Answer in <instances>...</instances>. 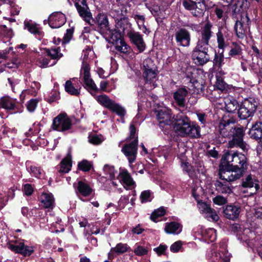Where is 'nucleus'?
<instances>
[{
	"mask_svg": "<svg viewBox=\"0 0 262 262\" xmlns=\"http://www.w3.org/2000/svg\"><path fill=\"white\" fill-rule=\"evenodd\" d=\"M235 122V120L233 118L223 119L219 125L220 134L225 138L232 137L228 142L229 147H238L243 151L247 150L248 145L243 141V128L236 127Z\"/></svg>",
	"mask_w": 262,
	"mask_h": 262,
	"instance_id": "f257e3e1",
	"label": "nucleus"
},
{
	"mask_svg": "<svg viewBox=\"0 0 262 262\" xmlns=\"http://www.w3.org/2000/svg\"><path fill=\"white\" fill-rule=\"evenodd\" d=\"M75 7L80 16L90 25L96 23L101 34H106L114 40V34L111 29L107 16L104 14H99L96 17V21L92 18V14L85 0H75Z\"/></svg>",
	"mask_w": 262,
	"mask_h": 262,
	"instance_id": "f03ea898",
	"label": "nucleus"
},
{
	"mask_svg": "<svg viewBox=\"0 0 262 262\" xmlns=\"http://www.w3.org/2000/svg\"><path fill=\"white\" fill-rule=\"evenodd\" d=\"M173 128L177 134L182 137L196 138L200 135V127L191 125L188 118L183 114H179L176 116Z\"/></svg>",
	"mask_w": 262,
	"mask_h": 262,
	"instance_id": "7ed1b4c3",
	"label": "nucleus"
},
{
	"mask_svg": "<svg viewBox=\"0 0 262 262\" xmlns=\"http://www.w3.org/2000/svg\"><path fill=\"white\" fill-rule=\"evenodd\" d=\"M134 6V3L132 1H116L110 10V14L116 21H118L117 24L119 26L120 21L126 20V16L131 13Z\"/></svg>",
	"mask_w": 262,
	"mask_h": 262,
	"instance_id": "20e7f679",
	"label": "nucleus"
},
{
	"mask_svg": "<svg viewBox=\"0 0 262 262\" xmlns=\"http://www.w3.org/2000/svg\"><path fill=\"white\" fill-rule=\"evenodd\" d=\"M222 164L232 167L247 169V158L244 154L237 151L229 150L226 152L222 158Z\"/></svg>",
	"mask_w": 262,
	"mask_h": 262,
	"instance_id": "39448f33",
	"label": "nucleus"
},
{
	"mask_svg": "<svg viewBox=\"0 0 262 262\" xmlns=\"http://www.w3.org/2000/svg\"><path fill=\"white\" fill-rule=\"evenodd\" d=\"M130 136L129 140H132L130 143L125 144L122 148L121 151L127 158L129 163H133L137 157L138 150V137L135 136L136 128L134 125L131 124L129 127Z\"/></svg>",
	"mask_w": 262,
	"mask_h": 262,
	"instance_id": "423d86ee",
	"label": "nucleus"
},
{
	"mask_svg": "<svg viewBox=\"0 0 262 262\" xmlns=\"http://www.w3.org/2000/svg\"><path fill=\"white\" fill-rule=\"evenodd\" d=\"M246 170L243 167H235L222 164L220 166L219 174L221 179L231 182L239 179Z\"/></svg>",
	"mask_w": 262,
	"mask_h": 262,
	"instance_id": "0eeeda50",
	"label": "nucleus"
},
{
	"mask_svg": "<svg viewBox=\"0 0 262 262\" xmlns=\"http://www.w3.org/2000/svg\"><path fill=\"white\" fill-rule=\"evenodd\" d=\"M257 103L252 98L245 99L239 106L238 116L241 119H248L253 116L256 111Z\"/></svg>",
	"mask_w": 262,
	"mask_h": 262,
	"instance_id": "6e6552de",
	"label": "nucleus"
},
{
	"mask_svg": "<svg viewBox=\"0 0 262 262\" xmlns=\"http://www.w3.org/2000/svg\"><path fill=\"white\" fill-rule=\"evenodd\" d=\"M208 46L197 43L192 52V59L198 66H203L210 60Z\"/></svg>",
	"mask_w": 262,
	"mask_h": 262,
	"instance_id": "1a4fd4ad",
	"label": "nucleus"
},
{
	"mask_svg": "<svg viewBox=\"0 0 262 262\" xmlns=\"http://www.w3.org/2000/svg\"><path fill=\"white\" fill-rule=\"evenodd\" d=\"M182 4L195 17L202 16L206 9L204 0H184Z\"/></svg>",
	"mask_w": 262,
	"mask_h": 262,
	"instance_id": "9d476101",
	"label": "nucleus"
},
{
	"mask_svg": "<svg viewBox=\"0 0 262 262\" xmlns=\"http://www.w3.org/2000/svg\"><path fill=\"white\" fill-rule=\"evenodd\" d=\"M250 20L247 14H242L241 18L237 20L234 26L236 36L239 39H244L249 31Z\"/></svg>",
	"mask_w": 262,
	"mask_h": 262,
	"instance_id": "9b49d317",
	"label": "nucleus"
},
{
	"mask_svg": "<svg viewBox=\"0 0 262 262\" xmlns=\"http://www.w3.org/2000/svg\"><path fill=\"white\" fill-rule=\"evenodd\" d=\"M72 126L71 119L66 113H61L54 118L52 127L58 132H64L70 130Z\"/></svg>",
	"mask_w": 262,
	"mask_h": 262,
	"instance_id": "f8f14e48",
	"label": "nucleus"
},
{
	"mask_svg": "<svg viewBox=\"0 0 262 262\" xmlns=\"http://www.w3.org/2000/svg\"><path fill=\"white\" fill-rule=\"evenodd\" d=\"M157 119L161 128L168 130L173 127L174 119L171 118L170 111L166 109H162L157 111Z\"/></svg>",
	"mask_w": 262,
	"mask_h": 262,
	"instance_id": "ddd939ff",
	"label": "nucleus"
},
{
	"mask_svg": "<svg viewBox=\"0 0 262 262\" xmlns=\"http://www.w3.org/2000/svg\"><path fill=\"white\" fill-rule=\"evenodd\" d=\"M174 36L178 45L182 47H188L190 45L191 36L187 29L184 28L179 29L176 32Z\"/></svg>",
	"mask_w": 262,
	"mask_h": 262,
	"instance_id": "4468645a",
	"label": "nucleus"
},
{
	"mask_svg": "<svg viewBox=\"0 0 262 262\" xmlns=\"http://www.w3.org/2000/svg\"><path fill=\"white\" fill-rule=\"evenodd\" d=\"M90 68L89 64L83 62L81 68V72H83V81L89 91L98 92V89L92 78H90Z\"/></svg>",
	"mask_w": 262,
	"mask_h": 262,
	"instance_id": "2eb2a0df",
	"label": "nucleus"
},
{
	"mask_svg": "<svg viewBox=\"0 0 262 262\" xmlns=\"http://www.w3.org/2000/svg\"><path fill=\"white\" fill-rule=\"evenodd\" d=\"M66 17L61 12L52 13L49 17V24L52 28H59L66 23Z\"/></svg>",
	"mask_w": 262,
	"mask_h": 262,
	"instance_id": "dca6fc26",
	"label": "nucleus"
},
{
	"mask_svg": "<svg viewBox=\"0 0 262 262\" xmlns=\"http://www.w3.org/2000/svg\"><path fill=\"white\" fill-rule=\"evenodd\" d=\"M242 186L244 188L251 189L249 192L250 195L255 194L259 189L258 181L251 174L248 175L243 180Z\"/></svg>",
	"mask_w": 262,
	"mask_h": 262,
	"instance_id": "f3484780",
	"label": "nucleus"
},
{
	"mask_svg": "<svg viewBox=\"0 0 262 262\" xmlns=\"http://www.w3.org/2000/svg\"><path fill=\"white\" fill-rule=\"evenodd\" d=\"M8 248L16 253H20L25 256L30 255L33 252L32 247L25 246L23 243H16L15 245L8 244Z\"/></svg>",
	"mask_w": 262,
	"mask_h": 262,
	"instance_id": "a211bd4d",
	"label": "nucleus"
},
{
	"mask_svg": "<svg viewBox=\"0 0 262 262\" xmlns=\"http://www.w3.org/2000/svg\"><path fill=\"white\" fill-rule=\"evenodd\" d=\"M212 25L209 21L205 24L201 31V39L198 40L197 43H200L205 46H209V41L212 35Z\"/></svg>",
	"mask_w": 262,
	"mask_h": 262,
	"instance_id": "6ab92c4d",
	"label": "nucleus"
},
{
	"mask_svg": "<svg viewBox=\"0 0 262 262\" xmlns=\"http://www.w3.org/2000/svg\"><path fill=\"white\" fill-rule=\"evenodd\" d=\"M145 72L143 74L144 78L147 81H151L156 78V73L155 67L151 59H146L143 62Z\"/></svg>",
	"mask_w": 262,
	"mask_h": 262,
	"instance_id": "aec40b11",
	"label": "nucleus"
},
{
	"mask_svg": "<svg viewBox=\"0 0 262 262\" xmlns=\"http://www.w3.org/2000/svg\"><path fill=\"white\" fill-rule=\"evenodd\" d=\"M241 207L238 206L228 205L224 209V216L229 220H234L238 217Z\"/></svg>",
	"mask_w": 262,
	"mask_h": 262,
	"instance_id": "412c9836",
	"label": "nucleus"
},
{
	"mask_svg": "<svg viewBox=\"0 0 262 262\" xmlns=\"http://www.w3.org/2000/svg\"><path fill=\"white\" fill-rule=\"evenodd\" d=\"M129 37L131 41L136 45L140 52H143L145 48V43L142 36L138 32H130Z\"/></svg>",
	"mask_w": 262,
	"mask_h": 262,
	"instance_id": "4be33fe9",
	"label": "nucleus"
},
{
	"mask_svg": "<svg viewBox=\"0 0 262 262\" xmlns=\"http://www.w3.org/2000/svg\"><path fill=\"white\" fill-rule=\"evenodd\" d=\"M202 212L204 214L205 216L208 220L217 221L219 219V217L216 214L215 210L212 209L207 204H203L202 205Z\"/></svg>",
	"mask_w": 262,
	"mask_h": 262,
	"instance_id": "5701e85b",
	"label": "nucleus"
},
{
	"mask_svg": "<svg viewBox=\"0 0 262 262\" xmlns=\"http://www.w3.org/2000/svg\"><path fill=\"white\" fill-rule=\"evenodd\" d=\"M187 94L188 91L185 88L179 89L173 94L174 99L179 106H184L185 97Z\"/></svg>",
	"mask_w": 262,
	"mask_h": 262,
	"instance_id": "b1692460",
	"label": "nucleus"
},
{
	"mask_svg": "<svg viewBox=\"0 0 262 262\" xmlns=\"http://www.w3.org/2000/svg\"><path fill=\"white\" fill-rule=\"evenodd\" d=\"M115 38L112 39L113 42L115 41L116 42V46L115 48L116 49L120 52L121 53H124V54H129L130 51V47L125 42L124 40L123 39H121L120 38H118L116 36H114Z\"/></svg>",
	"mask_w": 262,
	"mask_h": 262,
	"instance_id": "393cba45",
	"label": "nucleus"
},
{
	"mask_svg": "<svg viewBox=\"0 0 262 262\" xmlns=\"http://www.w3.org/2000/svg\"><path fill=\"white\" fill-rule=\"evenodd\" d=\"M221 182L220 181H216L215 183V186L216 190L222 193L230 194L232 193V186L229 183L230 182H227L225 180Z\"/></svg>",
	"mask_w": 262,
	"mask_h": 262,
	"instance_id": "a878e982",
	"label": "nucleus"
},
{
	"mask_svg": "<svg viewBox=\"0 0 262 262\" xmlns=\"http://www.w3.org/2000/svg\"><path fill=\"white\" fill-rule=\"evenodd\" d=\"M40 202L45 208L52 209L54 205V199L52 194L43 193L40 196Z\"/></svg>",
	"mask_w": 262,
	"mask_h": 262,
	"instance_id": "bb28decb",
	"label": "nucleus"
},
{
	"mask_svg": "<svg viewBox=\"0 0 262 262\" xmlns=\"http://www.w3.org/2000/svg\"><path fill=\"white\" fill-rule=\"evenodd\" d=\"M249 135L253 139L258 140L262 138V122L253 124L249 130Z\"/></svg>",
	"mask_w": 262,
	"mask_h": 262,
	"instance_id": "cd10ccee",
	"label": "nucleus"
},
{
	"mask_svg": "<svg viewBox=\"0 0 262 262\" xmlns=\"http://www.w3.org/2000/svg\"><path fill=\"white\" fill-rule=\"evenodd\" d=\"M182 231V226L174 222L167 223L165 227V231L168 234H179Z\"/></svg>",
	"mask_w": 262,
	"mask_h": 262,
	"instance_id": "c85d7f7f",
	"label": "nucleus"
},
{
	"mask_svg": "<svg viewBox=\"0 0 262 262\" xmlns=\"http://www.w3.org/2000/svg\"><path fill=\"white\" fill-rule=\"evenodd\" d=\"M225 109L228 112L234 113L239 107V105L235 99L227 98L225 100Z\"/></svg>",
	"mask_w": 262,
	"mask_h": 262,
	"instance_id": "c756f323",
	"label": "nucleus"
},
{
	"mask_svg": "<svg viewBox=\"0 0 262 262\" xmlns=\"http://www.w3.org/2000/svg\"><path fill=\"white\" fill-rule=\"evenodd\" d=\"M72 161L70 157H67L60 162L58 171L61 173H68L71 168Z\"/></svg>",
	"mask_w": 262,
	"mask_h": 262,
	"instance_id": "7c9ffc66",
	"label": "nucleus"
},
{
	"mask_svg": "<svg viewBox=\"0 0 262 262\" xmlns=\"http://www.w3.org/2000/svg\"><path fill=\"white\" fill-rule=\"evenodd\" d=\"M0 107H3L7 110H14L16 107L14 100L9 97H4L0 99Z\"/></svg>",
	"mask_w": 262,
	"mask_h": 262,
	"instance_id": "2f4dec72",
	"label": "nucleus"
},
{
	"mask_svg": "<svg viewBox=\"0 0 262 262\" xmlns=\"http://www.w3.org/2000/svg\"><path fill=\"white\" fill-rule=\"evenodd\" d=\"M132 17L137 22L140 30H142L144 33H149V31L146 28L144 25L145 17L143 15H140L137 13H133Z\"/></svg>",
	"mask_w": 262,
	"mask_h": 262,
	"instance_id": "473e14b6",
	"label": "nucleus"
},
{
	"mask_svg": "<svg viewBox=\"0 0 262 262\" xmlns=\"http://www.w3.org/2000/svg\"><path fill=\"white\" fill-rule=\"evenodd\" d=\"M24 25L25 28L27 29L31 33L39 35L41 34V32L38 25L32 21H25Z\"/></svg>",
	"mask_w": 262,
	"mask_h": 262,
	"instance_id": "72a5a7b5",
	"label": "nucleus"
},
{
	"mask_svg": "<svg viewBox=\"0 0 262 262\" xmlns=\"http://www.w3.org/2000/svg\"><path fill=\"white\" fill-rule=\"evenodd\" d=\"M77 188L79 192L85 196L89 195L92 192V189L89 185L82 181L78 182Z\"/></svg>",
	"mask_w": 262,
	"mask_h": 262,
	"instance_id": "f704fd0d",
	"label": "nucleus"
},
{
	"mask_svg": "<svg viewBox=\"0 0 262 262\" xmlns=\"http://www.w3.org/2000/svg\"><path fill=\"white\" fill-rule=\"evenodd\" d=\"M108 110H111L113 112L116 113L122 119L126 114L125 108L119 104L116 103L115 101H114Z\"/></svg>",
	"mask_w": 262,
	"mask_h": 262,
	"instance_id": "c9c22d12",
	"label": "nucleus"
},
{
	"mask_svg": "<svg viewBox=\"0 0 262 262\" xmlns=\"http://www.w3.org/2000/svg\"><path fill=\"white\" fill-rule=\"evenodd\" d=\"M119 176L121 181L127 186H130L134 184L130 174L126 170H124L120 172Z\"/></svg>",
	"mask_w": 262,
	"mask_h": 262,
	"instance_id": "e433bc0d",
	"label": "nucleus"
},
{
	"mask_svg": "<svg viewBox=\"0 0 262 262\" xmlns=\"http://www.w3.org/2000/svg\"><path fill=\"white\" fill-rule=\"evenodd\" d=\"M97 101L103 106L109 109L114 101L110 99L106 95H102L97 97Z\"/></svg>",
	"mask_w": 262,
	"mask_h": 262,
	"instance_id": "4c0bfd02",
	"label": "nucleus"
},
{
	"mask_svg": "<svg viewBox=\"0 0 262 262\" xmlns=\"http://www.w3.org/2000/svg\"><path fill=\"white\" fill-rule=\"evenodd\" d=\"M45 51L46 53L53 59H58L62 56V54L59 53V48L51 49H46Z\"/></svg>",
	"mask_w": 262,
	"mask_h": 262,
	"instance_id": "58836bf2",
	"label": "nucleus"
},
{
	"mask_svg": "<svg viewBox=\"0 0 262 262\" xmlns=\"http://www.w3.org/2000/svg\"><path fill=\"white\" fill-rule=\"evenodd\" d=\"M65 90L67 92L71 95L77 96L79 94V90L75 89L72 82L70 80H68L65 84Z\"/></svg>",
	"mask_w": 262,
	"mask_h": 262,
	"instance_id": "ea45409f",
	"label": "nucleus"
},
{
	"mask_svg": "<svg viewBox=\"0 0 262 262\" xmlns=\"http://www.w3.org/2000/svg\"><path fill=\"white\" fill-rule=\"evenodd\" d=\"M242 49L240 45L237 42H234L232 43L231 49L229 52V55L234 56L242 54Z\"/></svg>",
	"mask_w": 262,
	"mask_h": 262,
	"instance_id": "a19ab883",
	"label": "nucleus"
},
{
	"mask_svg": "<svg viewBox=\"0 0 262 262\" xmlns=\"http://www.w3.org/2000/svg\"><path fill=\"white\" fill-rule=\"evenodd\" d=\"M216 37L219 48L223 49L226 47V43L221 29H219V31L216 34Z\"/></svg>",
	"mask_w": 262,
	"mask_h": 262,
	"instance_id": "79ce46f5",
	"label": "nucleus"
},
{
	"mask_svg": "<svg viewBox=\"0 0 262 262\" xmlns=\"http://www.w3.org/2000/svg\"><path fill=\"white\" fill-rule=\"evenodd\" d=\"M127 250L126 244L122 243L118 244L116 246L111 249V252H115L118 254H121L125 252Z\"/></svg>",
	"mask_w": 262,
	"mask_h": 262,
	"instance_id": "37998d69",
	"label": "nucleus"
},
{
	"mask_svg": "<svg viewBox=\"0 0 262 262\" xmlns=\"http://www.w3.org/2000/svg\"><path fill=\"white\" fill-rule=\"evenodd\" d=\"M103 170L106 174L110 175V178L111 180L115 179L116 171L114 166L106 164L104 166Z\"/></svg>",
	"mask_w": 262,
	"mask_h": 262,
	"instance_id": "c03bdc74",
	"label": "nucleus"
},
{
	"mask_svg": "<svg viewBox=\"0 0 262 262\" xmlns=\"http://www.w3.org/2000/svg\"><path fill=\"white\" fill-rule=\"evenodd\" d=\"M165 213V210L163 208H159L154 211L150 216V219L152 221L156 222L158 217L164 215Z\"/></svg>",
	"mask_w": 262,
	"mask_h": 262,
	"instance_id": "a18cd8bd",
	"label": "nucleus"
},
{
	"mask_svg": "<svg viewBox=\"0 0 262 262\" xmlns=\"http://www.w3.org/2000/svg\"><path fill=\"white\" fill-rule=\"evenodd\" d=\"M224 56L222 54H215L214 59V65L216 67L221 68L223 64Z\"/></svg>",
	"mask_w": 262,
	"mask_h": 262,
	"instance_id": "49530a36",
	"label": "nucleus"
},
{
	"mask_svg": "<svg viewBox=\"0 0 262 262\" xmlns=\"http://www.w3.org/2000/svg\"><path fill=\"white\" fill-rule=\"evenodd\" d=\"M91 167V163L86 160H83L78 164L79 168L84 171H89Z\"/></svg>",
	"mask_w": 262,
	"mask_h": 262,
	"instance_id": "de8ad7c7",
	"label": "nucleus"
},
{
	"mask_svg": "<svg viewBox=\"0 0 262 262\" xmlns=\"http://www.w3.org/2000/svg\"><path fill=\"white\" fill-rule=\"evenodd\" d=\"M50 60L43 57H40L37 60V64L40 68H44L47 67L49 63Z\"/></svg>",
	"mask_w": 262,
	"mask_h": 262,
	"instance_id": "09e8293b",
	"label": "nucleus"
},
{
	"mask_svg": "<svg viewBox=\"0 0 262 262\" xmlns=\"http://www.w3.org/2000/svg\"><path fill=\"white\" fill-rule=\"evenodd\" d=\"M147 250L142 246H138L134 249L135 253L138 256H143L147 254Z\"/></svg>",
	"mask_w": 262,
	"mask_h": 262,
	"instance_id": "8fccbe9b",
	"label": "nucleus"
},
{
	"mask_svg": "<svg viewBox=\"0 0 262 262\" xmlns=\"http://www.w3.org/2000/svg\"><path fill=\"white\" fill-rule=\"evenodd\" d=\"M150 192L149 190L143 191L140 195V199L142 203L150 201Z\"/></svg>",
	"mask_w": 262,
	"mask_h": 262,
	"instance_id": "3c124183",
	"label": "nucleus"
},
{
	"mask_svg": "<svg viewBox=\"0 0 262 262\" xmlns=\"http://www.w3.org/2000/svg\"><path fill=\"white\" fill-rule=\"evenodd\" d=\"M213 202L217 205H222L226 203L227 200L225 198L217 195L213 199Z\"/></svg>",
	"mask_w": 262,
	"mask_h": 262,
	"instance_id": "603ef678",
	"label": "nucleus"
},
{
	"mask_svg": "<svg viewBox=\"0 0 262 262\" xmlns=\"http://www.w3.org/2000/svg\"><path fill=\"white\" fill-rule=\"evenodd\" d=\"M89 142L94 144H99L102 142V140L97 135H92L89 137Z\"/></svg>",
	"mask_w": 262,
	"mask_h": 262,
	"instance_id": "864d4df0",
	"label": "nucleus"
},
{
	"mask_svg": "<svg viewBox=\"0 0 262 262\" xmlns=\"http://www.w3.org/2000/svg\"><path fill=\"white\" fill-rule=\"evenodd\" d=\"M182 245V242L177 241L170 246V250L173 252H177L179 251Z\"/></svg>",
	"mask_w": 262,
	"mask_h": 262,
	"instance_id": "5fc2aeb1",
	"label": "nucleus"
},
{
	"mask_svg": "<svg viewBox=\"0 0 262 262\" xmlns=\"http://www.w3.org/2000/svg\"><path fill=\"white\" fill-rule=\"evenodd\" d=\"M37 101L36 99L31 100L27 105V108L30 112H33L36 108Z\"/></svg>",
	"mask_w": 262,
	"mask_h": 262,
	"instance_id": "6e6d98bb",
	"label": "nucleus"
},
{
	"mask_svg": "<svg viewBox=\"0 0 262 262\" xmlns=\"http://www.w3.org/2000/svg\"><path fill=\"white\" fill-rule=\"evenodd\" d=\"M193 87L196 89V93L202 92L204 91V86L202 82H199L198 81H194L193 82Z\"/></svg>",
	"mask_w": 262,
	"mask_h": 262,
	"instance_id": "4d7b16f0",
	"label": "nucleus"
},
{
	"mask_svg": "<svg viewBox=\"0 0 262 262\" xmlns=\"http://www.w3.org/2000/svg\"><path fill=\"white\" fill-rule=\"evenodd\" d=\"M30 170L37 178H39L41 174V170L37 167L31 166Z\"/></svg>",
	"mask_w": 262,
	"mask_h": 262,
	"instance_id": "13d9d810",
	"label": "nucleus"
},
{
	"mask_svg": "<svg viewBox=\"0 0 262 262\" xmlns=\"http://www.w3.org/2000/svg\"><path fill=\"white\" fill-rule=\"evenodd\" d=\"M73 31L71 29H68L67 30V33L65 34L64 37H63V42L67 43L69 42V41L71 40L72 35H73Z\"/></svg>",
	"mask_w": 262,
	"mask_h": 262,
	"instance_id": "bf43d9fd",
	"label": "nucleus"
},
{
	"mask_svg": "<svg viewBox=\"0 0 262 262\" xmlns=\"http://www.w3.org/2000/svg\"><path fill=\"white\" fill-rule=\"evenodd\" d=\"M215 86L220 90H223L226 88V83L222 79H217Z\"/></svg>",
	"mask_w": 262,
	"mask_h": 262,
	"instance_id": "052dcab7",
	"label": "nucleus"
},
{
	"mask_svg": "<svg viewBox=\"0 0 262 262\" xmlns=\"http://www.w3.org/2000/svg\"><path fill=\"white\" fill-rule=\"evenodd\" d=\"M167 248V246L166 245H160L158 247L154 249V251L159 255L164 254L165 251Z\"/></svg>",
	"mask_w": 262,
	"mask_h": 262,
	"instance_id": "680f3d73",
	"label": "nucleus"
},
{
	"mask_svg": "<svg viewBox=\"0 0 262 262\" xmlns=\"http://www.w3.org/2000/svg\"><path fill=\"white\" fill-rule=\"evenodd\" d=\"M24 191L27 195H30L33 192V188L30 184H27L24 185Z\"/></svg>",
	"mask_w": 262,
	"mask_h": 262,
	"instance_id": "e2e57ef3",
	"label": "nucleus"
},
{
	"mask_svg": "<svg viewBox=\"0 0 262 262\" xmlns=\"http://www.w3.org/2000/svg\"><path fill=\"white\" fill-rule=\"evenodd\" d=\"M150 11L155 16H158L160 12V8L158 6H154L150 8Z\"/></svg>",
	"mask_w": 262,
	"mask_h": 262,
	"instance_id": "0e129e2a",
	"label": "nucleus"
},
{
	"mask_svg": "<svg viewBox=\"0 0 262 262\" xmlns=\"http://www.w3.org/2000/svg\"><path fill=\"white\" fill-rule=\"evenodd\" d=\"M196 115H197L199 120L203 124H204L206 122L205 114L204 113H197Z\"/></svg>",
	"mask_w": 262,
	"mask_h": 262,
	"instance_id": "69168bd1",
	"label": "nucleus"
},
{
	"mask_svg": "<svg viewBox=\"0 0 262 262\" xmlns=\"http://www.w3.org/2000/svg\"><path fill=\"white\" fill-rule=\"evenodd\" d=\"M11 48L7 49L3 52H0V59L3 58L6 59L7 58V55L9 53Z\"/></svg>",
	"mask_w": 262,
	"mask_h": 262,
	"instance_id": "338daca9",
	"label": "nucleus"
},
{
	"mask_svg": "<svg viewBox=\"0 0 262 262\" xmlns=\"http://www.w3.org/2000/svg\"><path fill=\"white\" fill-rule=\"evenodd\" d=\"M143 230H144V229L140 228L139 227V225H138V226H136L135 228H133L132 232L134 233L139 234L141 233Z\"/></svg>",
	"mask_w": 262,
	"mask_h": 262,
	"instance_id": "774afa93",
	"label": "nucleus"
}]
</instances>
